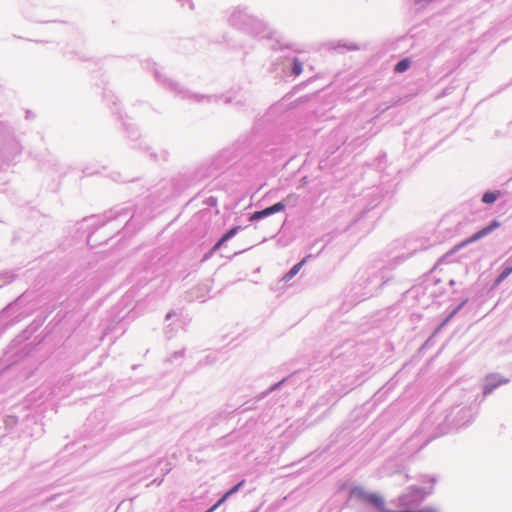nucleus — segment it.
Masks as SVG:
<instances>
[{"mask_svg":"<svg viewBox=\"0 0 512 512\" xmlns=\"http://www.w3.org/2000/svg\"><path fill=\"white\" fill-rule=\"evenodd\" d=\"M499 226H500V223L497 220L492 221L488 226L482 228L481 230H479L478 232L473 234L471 237H469L465 241L456 245L453 249V252H456V251L460 250L461 248L465 247L466 245L473 243V242L481 239L482 237H485L486 235L491 233L493 230H495Z\"/></svg>","mask_w":512,"mask_h":512,"instance_id":"1","label":"nucleus"},{"mask_svg":"<svg viewBox=\"0 0 512 512\" xmlns=\"http://www.w3.org/2000/svg\"><path fill=\"white\" fill-rule=\"evenodd\" d=\"M285 208V205L282 203V202H278L264 210H261V211H256L252 214L251 216V220H258L262 217H265V216H268V215H271L273 213H277V212H280L282 211L283 209Z\"/></svg>","mask_w":512,"mask_h":512,"instance_id":"2","label":"nucleus"},{"mask_svg":"<svg viewBox=\"0 0 512 512\" xmlns=\"http://www.w3.org/2000/svg\"><path fill=\"white\" fill-rule=\"evenodd\" d=\"M488 382H487V385L485 387V390H484V393L485 394H488L490 393L494 388H496L497 386L501 385V384H505L508 382L507 379H500L494 375L492 376H489L487 378Z\"/></svg>","mask_w":512,"mask_h":512,"instance_id":"3","label":"nucleus"},{"mask_svg":"<svg viewBox=\"0 0 512 512\" xmlns=\"http://www.w3.org/2000/svg\"><path fill=\"white\" fill-rule=\"evenodd\" d=\"M365 500L374 505L375 507H377L378 509H380L381 511L386 512L384 508L385 502L381 496L377 494H369L365 497Z\"/></svg>","mask_w":512,"mask_h":512,"instance_id":"4","label":"nucleus"},{"mask_svg":"<svg viewBox=\"0 0 512 512\" xmlns=\"http://www.w3.org/2000/svg\"><path fill=\"white\" fill-rule=\"evenodd\" d=\"M239 226L231 228L229 231H227L220 240L213 246L212 251L218 250L227 240L232 238L239 230Z\"/></svg>","mask_w":512,"mask_h":512,"instance_id":"5","label":"nucleus"},{"mask_svg":"<svg viewBox=\"0 0 512 512\" xmlns=\"http://www.w3.org/2000/svg\"><path fill=\"white\" fill-rule=\"evenodd\" d=\"M243 484V481L238 483L236 486H234L232 489H230L228 492L225 493V495L214 505L212 506L209 510H207L206 512H213L218 506H220L228 496L234 494L236 491H238V489L240 488V486Z\"/></svg>","mask_w":512,"mask_h":512,"instance_id":"6","label":"nucleus"},{"mask_svg":"<svg viewBox=\"0 0 512 512\" xmlns=\"http://www.w3.org/2000/svg\"><path fill=\"white\" fill-rule=\"evenodd\" d=\"M499 197V193L495 192H486L482 197V201L486 204L494 203Z\"/></svg>","mask_w":512,"mask_h":512,"instance_id":"7","label":"nucleus"},{"mask_svg":"<svg viewBox=\"0 0 512 512\" xmlns=\"http://www.w3.org/2000/svg\"><path fill=\"white\" fill-rule=\"evenodd\" d=\"M410 67V60L403 59L400 62H398L395 66V71L398 73L405 72Z\"/></svg>","mask_w":512,"mask_h":512,"instance_id":"8","label":"nucleus"},{"mask_svg":"<svg viewBox=\"0 0 512 512\" xmlns=\"http://www.w3.org/2000/svg\"><path fill=\"white\" fill-rule=\"evenodd\" d=\"M303 65L298 59H294L292 73L294 76H299L302 73Z\"/></svg>","mask_w":512,"mask_h":512,"instance_id":"9","label":"nucleus"},{"mask_svg":"<svg viewBox=\"0 0 512 512\" xmlns=\"http://www.w3.org/2000/svg\"><path fill=\"white\" fill-rule=\"evenodd\" d=\"M303 263H304V260H302L301 262H299L296 265H294L291 268V270L287 273L286 278L287 279H291L292 277H294L299 272V270L301 269Z\"/></svg>","mask_w":512,"mask_h":512,"instance_id":"10","label":"nucleus"},{"mask_svg":"<svg viewBox=\"0 0 512 512\" xmlns=\"http://www.w3.org/2000/svg\"><path fill=\"white\" fill-rule=\"evenodd\" d=\"M510 273H512V266H511V267H507V268H505V269L501 272V274H500V276H499V281L504 280L506 277H508V276L510 275Z\"/></svg>","mask_w":512,"mask_h":512,"instance_id":"11","label":"nucleus"},{"mask_svg":"<svg viewBox=\"0 0 512 512\" xmlns=\"http://www.w3.org/2000/svg\"><path fill=\"white\" fill-rule=\"evenodd\" d=\"M386 512H414V511H411V510H402V511H386Z\"/></svg>","mask_w":512,"mask_h":512,"instance_id":"12","label":"nucleus"}]
</instances>
